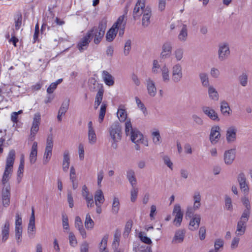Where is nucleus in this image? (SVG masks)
Masks as SVG:
<instances>
[{"mask_svg":"<svg viewBox=\"0 0 252 252\" xmlns=\"http://www.w3.org/2000/svg\"><path fill=\"white\" fill-rule=\"evenodd\" d=\"M88 139L89 143L92 145L95 144L97 141L96 134L92 121L88 124Z\"/></svg>","mask_w":252,"mask_h":252,"instance_id":"14","label":"nucleus"},{"mask_svg":"<svg viewBox=\"0 0 252 252\" xmlns=\"http://www.w3.org/2000/svg\"><path fill=\"white\" fill-rule=\"evenodd\" d=\"M91 33L90 32H87L86 34L78 42L77 46L80 52H83L88 48L91 41Z\"/></svg>","mask_w":252,"mask_h":252,"instance_id":"16","label":"nucleus"},{"mask_svg":"<svg viewBox=\"0 0 252 252\" xmlns=\"http://www.w3.org/2000/svg\"><path fill=\"white\" fill-rule=\"evenodd\" d=\"M246 222H243L241 220H239L237 223V229L236 231V234L237 235H242L245 233L246 228Z\"/></svg>","mask_w":252,"mask_h":252,"instance_id":"42","label":"nucleus"},{"mask_svg":"<svg viewBox=\"0 0 252 252\" xmlns=\"http://www.w3.org/2000/svg\"><path fill=\"white\" fill-rule=\"evenodd\" d=\"M201 217L199 214H195L191 219L189 225V229L191 231L197 230L200 225Z\"/></svg>","mask_w":252,"mask_h":252,"instance_id":"22","label":"nucleus"},{"mask_svg":"<svg viewBox=\"0 0 252 252\" xmlns=\"http://www.w3.org/2000/svg\"><path fill=\"white\" fill-rule=\"evenodd\" d=\"M224 161L225 164L230 165L232 163L235 158V151L234 149L226 151L224 153Z\"/></svg>","mask_w":252,"mask_h":252,"instance_id":"23","label":"nucleus"},{"mask_svg":"<svg viewBox=\"0 0 252 252\" xmlns=\"http://www.w3.org/2000/svg\"><path fill=\"white\" fill-rule=\"evenodd\" d=\"M120 210V202L118 197H114L112 205L111 212L113 214H117Z\"/></svg>","mask_w":252,"mask_h":252,"instance_id":"46","label":"nucleus"},{"mask_svg":"<svg viewBox=\"0 0 252 252\" xmlns=\"http://www.w3.org/2000/svg\"><path fill=\"white\" fill-rule=\"evenodd\" d=\"M248 194L244 195L243 196L241 199V202L243 205L245 207V209H251V205L250 203V201L249 200V197L247 195Z\"/></svg>","mask_w":252,"mask_h":252,"instance_id":"57","label":"nucleus"},{"mask_svg":"<svg viewBox=\"0 0 252 252\" xmlns=\"http://www.w3.org/2000/svg\"><path fill=\"white\" fill-rule=\"evenodd\" d=\"M35 216L34 209H32L31 216L28 226V234L30 238H33L35 235Z\"/></svg>","mask_w":252,"mask_h":252,"instance_id":"13","label":"nucleus"},{"mask_svg":"<svg viewBox=\"0 0 252 252\" xmlns=\"http://www.w3.org/2000/svg\"><path fill=\"white\" fill-rule=\"evenodd\" d=\"M9 223L8 222L5 223L4 226L2 229V240L5 241L9 236Z\"/></svg>","mask_w":252,"mask_h":252,"instance_id":"49","label":"nucleus"},{"mask_svg":"<svg viewBox=\"0 0 252 252\" xmlns=\"http://www.w3.org/2000/svg\"><path fill=\"white\" fill-rule=\"evenodd\" d=\"M173 56L176 62L182 61L184 57V49L181 47L176 48L173 52Z\"/></svg>","mask_w":252,"mask_h":252,"instance_id":"39","label":"nucleus"},{"mask_svg":"<svg viewBox=\"0 0 252 252\" xmlns=\"http://www.w3.org/2000/svg\"><path fill=\"white\" fill-rule=\"evenodd\" d=\"M199 208H195L194 206L193 205L192 207L189 206L187 208V210L186 212V217L189 218H192L194 216V213L195 211L198 210Z\"/></svg>","mask_w":252,"mask_h":252,"instance_id":"55","label":"nucleus"},{"mask_svg":"<svg viewBox=\"0 0 252 252\" xmlns=\"http://www.w3.org/2000/svg\"><path fill=\"white\" fill-rule=\"evenodd\" d=\"M69 107V100L63 101L60 107L57 119L59 122L62 121V117L65 115Z\"/></svg>","mask_w":252,"mask_h":252,"instance_id":"27","label":"nucleus"},{"mask_svg":"<svg viewBox=\"0 0 252 252\" xmlns=\"http://www.w3.org/2000/svg\"><path fill=\"white\" fill-rule=\"evenodd\" d=\"M130 139L132 142L136 144L135 149L140 150V144H143L144 146L148 147L149 142L147 139L144 138L143 135L138 130L132 131L130 135Z\"/></svg>","mask_w":252,"mask_h":252,"instance_id":"5","label":"nucleus"},{"mask_svg":"<svg viewBox=\"0 0 252 252\" xmlns=\"http://www.w3.org/2000/svg\"><path fill=\"white\" fill-rule=\"evenodd\" d=\"M125 16L124 15L120 16L117 21L116 24H117V31L118 30L119 31V35H123L124 33L125 27L126 25V22L124 21Z\"/></svg>","mask_w":252,"mask_h":252,"instance_id":"32","label":"nucleus"},{"mask_svg":"<svg viewBox=\"0 0 252 252\" xmlns=\"http://www.w3.org/2000/svg\"><path fill=\"white\" fill-rule=\"evenodd\" d=\"M40 120V114L38 113L35 114L31 128L30 134L29 136L28 144L30 142L34 141L36 134L39 130Z\"/></svg>","mask_w":252,"mask_h":252,"instance_id":"7","label":"nucleus"},{"mask_svg":"<svg viewBox=\"0 0 252 252\" xmlns=\"http://www.w3.org/2000/svg\"><path fill=\"white\" fill-rule=\"evenodd\" d=\"M117 114L119 120L121 122H125L128 119H127V113L125 106L123 105H120L119 106Z\"/></svg>","mask_w":252,"mask_h":252,"instance_id":"31","label":"nucleus"},{"mask_svg":"<svg viewBox=\"0 0 252 252\" xmlns=\"http://www.w3.org/2000/svg\"><path fill=\"white\" fill-rule=\"evenodd\" d=\"M172 215L175 217L173 220L174 225L176 227L180 226L183 218V212L182 211L180 204L174 205Z\"/></svg>","mask_w":252,"mask_h":252,"instance_id":"9","label":"nucleus"},{"mask_svg":"<svg viewBox=\"0 0 252 252\" xmlns=\"http://www.w3.org/2000/svg\"><path fill=\"white\" fill-rule=\"evenodd\" d=\"M230 54L229 45L227 42L220 43L218 45V59L220 62L227 60Z\"/></svg>","mask_w":252,"mask_h":252,"instance_id":"6","label":"nucleus"},{"mask_svg":"<svg viewBox=\"0 0 252 252\" xmlns=\"http://www.w3.org/2000/svg\"><path fill=\"white\" fill-rule=\"evenodd\" d=\"M53 147V140L52 137L49 136L46 140V147L43 158V163L44 165L47 164L51 158Z\"/></svg>","mask_w":252,"mask_h":252,"instance_id":"8","label":"nucleus"},{"mask_svg":"<svg viewBox=\"0 0 252 252\" xmlns=\"http://www.w3.org/2000/svg\"><path fill=\"white\" fill-rule=\"evenodd\" d=\"M240 84L243 86L245 87L248 84V75L246 73H243L241 74L239 78Z\"/></svg>","mask_w":252,"mask_h":252,"instance_id":"60","label":"nucleus"},{"mask_svg":"<svg viewBox=\"0 0 252 252\" xmlns=\"http://www.w3.org/2000/svg\"><path fill=\"white\" fill-rule=\"evenodd\" d=\"M151 136L152 141L155 145H158L161 143V138L158 129H154L151 132Z\"/></svg>","mask_w":252,"mask_h":252,"instance_id":"36","label":"nucleus"},{"mask_svg":"<svg viewBox=\"0 0 252 252\" xmlns=\"http://www.w3.org/2000/svg\"><path fill=\"white\" fill-rule=\"evenodd\" d=\"M117 24L115 22L112 28L107 32L106 38L108 41L111 42L115 38L117 33Z\"/></svg>","mask_w":252,"mask_h":252,"instance_id":"34","label":"nucleus"},{"mask_svg":"<svg viewBox=\"0 0 252 252\" xmlns=\"http://www.w3.org/2000/svg\"><path fill=\"white\" fill-rule=\"evenodd\" d=\"M70 164L69 152L65 150L63 154V169L64 172H67Z\"/></svg>","mask_w":252,"mask_h":252,"instance_id":"35","label":"nucleus"},{"mask_svg":"<svg viewBox=\"0 0 252 252\" xmlns=\"http://www.w3.org/2000/svg\"><path fill=\"white\" fill-rule=\"evenodd\" d=\"M63 81L62 79H59L56 82H53L50 84L47 89V92L48 94H52L56 89L57 85L60 84Z\"/></svg>","mask_w":252,"mask_h":252,"instance_id":"52","label":"nucleus"},{"mask_svg":"<svg viewBox=\"0 0 252 252\" xmlns=\"http://www.w3.org/2000/svg\"><path fill=\"white\" fill-rule=\"evenodd\" d=\"M202 111L204 115L208 117L211 120L217 122L220 121L217 113L212 108L204 106L202 107Z\"/></svg>","mask_w":252,"mask_h":252,"instance_id":"18","label":"nucleus"},{"mask_svg":"<svg viewBox=\"0 0 252 252\" xmlns=\"http://www.w3.org/2000/svg\"><path fill=\"white\" fill-rule=\"evenodd\" d=\"M207 89L209 98L214 101H218L219 99V94L216 89L213 85H210L207 87Z\"/></svg>","mask_w":252,"mask_h":252,"instance_id":"29","label":"nucleus"},{"mask_svg":"<svg viewBox=\"0 0 252 252\" xmlns=\"http://www.w3.org/2000/svg\"><path fill=\"white\" fill-rule=\"evenodd\" d=\"M15 151H11L6 158V165L2 178V183L4 186L3 189V195H9L10 187L7 184L13 171V167L15 161Z\"/></svg>","mask_w":252,"mask_h":252,"instance_id":"2","label":"nucleus"},{"mask_svg":"<svg viewBox=\"0 0 252 252\" xmlns=\"http://www.w3.org/2000/svg\"><path fill=\"white\" fill-rule=\"evenodd\" d=\"M22 222V219L19 216H17V243H21L22 239V233L23 230V227L21 226Z\"/></svg>","mask_w":252,"mask_h":252,"instance_id":"37","label":"nucleus"},{"mask_svg":"<svg viewBox=\"0 0 252 252\" xmlns=\"http://www.w3.org/2000/svg\"><path fill=\"white\" fill-rule=\"evenodd\" d=\"M108 132L112 143V147L116 148L117 143L121 140L122 127L119 122L114 123L109 128Z\"/></svg>","mask_w":252,"mask_h":252,"instance_id":"4","label":"nucleus"},{"mask_svg":"<svg viewBox=\"0 0 252 252\" xmlns=\"http://www.w3.org/2000/svg\"><path fill=\"white\" fill-rule=\"evenodd\" d=\"M104 174L103 170H99L97 173V184L99 188L101 187V182L103 179Z\"/></svg>","mask_w":252,"mask_h":252,"instance_id":"63","label":"nucleus"},{"mask_svg":"<svg viewBox=\"0 0 252 252\" xmlns=\"http://www.w3.org/2000/svg\"><path fill=\"white\" fill-rule=\"evenodd\" d=\"M220 109L221 113L223 115L229 116L230 115L231 109L228 102L226 101L223 100L220 102Z\"/></svg>","mask_w":252,"mask_h":252,"instance_id":"41","label":"nucleus"},{"mask_svg":"<svg viewBox=\"0 0 252 252\" xmlns=\"http://www.w3.org/2000/svg\"><path fill=\"white\" fill-rule=\"evenodd\" d=\"M68 239H69V244L71 246H72L73 247H75L77 246V241L76 238L73 232H70L69 233Z\"/></svg>","mask_w":252,"mask_h":252,"instance_id":"59","label":"nucleus"},{"mask_svg":"<svg viewBox=\"0 0 252 252\" xmlns=\"http://www.w3.org/2000/svg\"><path fill=\"white\" fill-rule=\"evenodd\" d=\"M106 109V105L103 103L100 107V109L99 114L98 122L101 123L105 115Z\"/></svg>","mask_w":252,"mask_h":252,"instance_id":"54","label":"nucleus"},{"mask_svg":"<svg viewBox=\"0 0 252 252\" xmlns=\"http://www.w3.org/2000/svg\"><path fill=\"white\" fill-rule=\"evenodd\" d=\"M146 85L148 94L151 97H154L157 92L154 81L149 77L146 80Z\"/></svg>","mask_w":252,"mask_h":252,"instance_id":"21","label":"nucleus"},{"mask_svg":"<svg viewBox=\"0 0 252 252\" xmlns=\"http://www.w3.org/2000/svg\"><path fill=\"white\" fill-rule=\"evenodd\" d=\"M84 224L86 228L88 230L92 229L94 227V222L89 213L86 215Z\"/></svg>","mask_w":252,"mask_h":252,"instance_id":"47","label":"nucleus"},{"mask_svg":"<svg viewBox=\"0 0 252 252\" xmlns=\"http://www.w3.org/2000/svg\"><path fill=\"white\" fill-rule=\"evenodd\" d=\"M220 128L218 126H215L211 129L209 139L212 144H216L220 138Z\"/></svg>","mask_w":252,"mask_h":252,"instance_id":"15","label":"nucleus"},{"mask_svg":"<svg viewBox=\"0 0 252 252\" xmlns=\"http://www.w3.org/2000/svg\"><path fill=\"white\" fill-rule=\"evenodd\" d=\"M145 0H138L136 2L133 11V17L134 20L139 19L145 9Z\"/></svg>","mask_w":252,"mask_h":252,"instance_id":"11","label":"nucleus"},{"mask_svg":"<svg viewBox=\"0 0 252 252\" xmlns=\"http://www.w3.org/2000/svg\"><path fill=\"white\" fill-rule=\"evenodd\" d=\"M135 99L137 107L142 112L145 116H146L147 115V111L144 103L142 102L140 98L137 96L135 97Z\"/></svg>","mask_w":252,"mask_h":252,"instance_id":"50","label":"nucleus"},{"mask_svg":"<svg viewBox=\"0 0 252 252\" xmlns=\"http://www.w3.org/2000/svg\"><path fill=\"white\" fill-rule=\"evenodd\" d=\"M104 93V90L102 86H100L99 88L95 98V101L94 103V108L97 109L102 102L103 95Z\"/></svg>","mask_w":252,"mask_h":252,"instance_id":"33","label":"nucleus"},{"mask_svg":"<svg viewBox=\"0 0 252 252\" xmlns=\"http://www.w3.org/2000/svg\"><path fill=\"white\" fill-rule=\"evenodd\" d=\"M162 160L164 164L172 171L174 168V164L170 158L167 155H164L162 157Z\"/></svg>","mask_w":252,"mask_h":252,"instance_id":"51","label":"nucleus"},{"mask_svg":"<svg viewBox=\"0 0 252 252\" xmlns=\"http://www.w3.org/2000/svg\"><path fill=\"white\" fill-rule=\"evenodd\" d=\"M126 178L132 187L136 185V179L135 176V172L132 169H129L126 171Z\"/></svg>","mask_w":252,"mask_h":252,"instance_id":"43","label":"nucleus"},{"mask_svg":"<svg viewBox=\"0 0 252 252\" xmlns=\"http://www.w3.org/2000/svg\"><path fill=\"white\" fill-rule=\"evenodd\" d=\"M38 143L36 141H33L29 157L30 164H33L35 163L37 157Z\"/></svg>","mask_w":252,"mask_h":252,"instance_id":"19","label":"nucleus"},{"mask_svg":"<svg viewBox=\"0 0 252 252\" xmlns=\"http://www.w3.org/2000/svg\"><path fill=\"white\" fill-rule=\"evenodd\" d=\"M107 20L106 18H103L99 23L98 27H94L88 32L91 33V38L94 37V42L98 44L102 40L107 26Z\"/></svg>","mask_w":252,"mask_h":252,"instance_id":"3","label":"nucleus"},{"mask_svg":"<svg viewBox=\"0 0 252 252\" xmlns=\"http://www.w3.org/2000/svg\"><path fill=\"white\" fill-rule=\"evenodd\" d=\"M62 217L63 228L64 230H68L69 229L68 217L67 215L65 214H63Z\"/></svg>","mask_w":252,"mask_h":252,"instance_id":"62","label":"nucleus"},{"mask_svg":"<svg viewBox=\"0 0 252 252\" xmlns=\"http://www.w3.org/2000/svg\"><path fill=\"white\" fill-rule=\"evenodd\" d=\"M94 198L95 205H102L105 201L103 192L101 189H97L95 192Z\"/></svg>","mask_w":252,"mask_h":252,"instance_id":"40","label":"nucleus"},{"mask_svg":"<svg viewBox=\"0 0 252 252\" xmlns=\"http://www.w3.org/2000/svg\"><path fill=\"white\" fill-rule=\"evenodd\" d=\"M75 227L79 231L80 235L83 239H85L87 237L86 232L83 227V223L80 217L77 216L75 219Z\"/></svg>","mask_w":252,"mask_h":252,"instance_id":"25","label":"nucleus"},{"mask_svg":"<svg viewBox=\"0 0 252 252\" xmlns=\"http://www.w3.org/2000/svg\"><path fill=\"white\" fill-rule=\"evenodd\" d=\"M224 208L230 212H232L233 209L232 199L228 195L224 196Z\"/></svg>","mask_w":252,"mask_h":252,"instance_id":"45","label":"nucleus"},{"mask_svg":"<svg viewBox=\"0 0 252 252\" xmlns=\"http://www.w3.org/2000/svg\"><path fill=\"white\" fill-rule=\"evenodd\" d=\"M25 165V156L21 154L20 158V163L17 171L18 175L17 176V182L20 183L23 176L24 168Z\"/></svg>","mask_w":252,"mask_h":252,"instance_id":"26","label":"nucleus"},{"mask_svg":"<svg viewBox=\"0 0 252 252\" xmlns=\"http://www.w3.org/2000/svg\"><path fill=\"white\" fill-rule=\"evenodd\" d=\"M188 36V27L185 24H183L181 26V30L178 35V39L179 41L182 42H185Z\"/></svg>","mask_w":252,"mask_h":252,"instance_id":"30","label":"nucleus"},{"mask_svg":"<svg viewBox=\"0 0 252 252\" xmlns=\"http://www.w3.org/2000/svg\"><path fill=\"white\" fill-rule=\"evenodd\" d=\"M142 26L143 27H147L150 24V19L152 16L151 9L147 6L144 12L142 14Z\"/></svg>","mask_w":252,"mask_h":252,"instance_id":"20","label":"nucleus"},{"mask_svg":"<svg viewBox=\"0 0 252 252\" xmlns=\"http://www.w3.org/2000/svg\"><path fill=\"white\" fill-rule=\"evenodd\" d=\"M138 192V189L135 188V186H133L130 190V201L132 202H134L137 197Z\"/></svg>","mask_w":252,"mask_h":252,"instance_id":"58","label":"nucleus"},{"mask_svg":"<svg viewBox=\"0 0 252 252\" xmlns=\"http://www.w3.org/2000/svg\"><path fill=\"white\" fill-rule=\"evenodd\" d=\"M186 231L184 229H178L175 232L172 243L173 244L181 243L183 242L185 236Z\"/></svg>","mask_w":252,"mask_h":252,"instance_id":"24","label":"nucleus"},{"mask_svg":"<svg viewBox=\"0 0 252 252\" xmlns=\"http://www.w3.org/2000/svg\"><path fill=\"white\" fill-rule=\"evenodd\" d=\"M237 181L241 191L244 194H248L250 191V188L249 183L247 181L246 177L244 173H241L238 175Z\"/></svg>","mask_w":252,"mask_h":252,"instance_id":"12","label":"nucleus"},{"mask_svg":"<svg viewBox=\"0 0 252 252\" xmlns=\"http://www.w3.org/2000/svg\"><path fill=\"white\" fill-rule=\"evenodd\" d=\"M251 213V209H245L240 218V220L247 222Z\"/></svg>","mask_w":252,"mask_h":252,"instance_id":"53","label":"nucleus"},{"mask_svg":"<svg viewBox=\"0 0 252 252\" xmlns=\"http://www.w3.org/2000/svg\"><path fill=\"white\" fill-rule=\"evenodd\" d=\"M191 119L194 123L197 126H202L204 124L202 118L196 114H193L191 116Z\"/></svg>","mask_w":252,"mask_h":252,"instance_id":"56","label":"nucleus"},{"mask_svg":"<svg viewBox=\"0 0 252 252\" xmlns=\"http://www.w3.org/2000/svg\"><path fill=\"white\" fill-rule=\"evenodd\" d=\"M173 45L171 41H165L161 47L160 58L162 60H165L170 58L172 54Z\"/></svg>","mask_w":252,"mask_h":252,"instance_id":"10","label":"nucleus"},{"mask_svg":"<svg viewBox=\"0 0 252 252\" xmlns=\"http://www.w3.org/2000/svg\"><path fill=\"white\" fill-rule=\"evenodd\" d=\"M199 78L203 87L207 88L210 86V81L208 74L204 72H200L199 74Z\"/></svg>","mask_w":252,"mask_h":252,"instance_id":"38","label":"nucleus"},{"mask_svg":"<svg viewBox=\"0 0 252 252\" xmlns=\"http://www.w3.org/2000/svg\"><path fill=\"white\" fill-rule=\"evenodd\" d=\"M237 128L235 126H230L226 131V140L228 143H234L236 140Z\"/></svg>","mask_w":252,"mask_h":252,"instance_id":"17","label":"nucleus"},{"mask_svg":"<svg viewBox=\"0 0 252 252\" xmlns=\"http://www.w3.org/2000/svg\"><path fill=\"white\" fill-rule=\"evenodd\" d=\"M102 77L105 84L108 86H112L114 84V78L107 71L103 70L102 72Z\"/></svg>","mask_w":252,"mask_h":252,"instance_id":"28","label":"nucleus"},{"mask_svg":"<svg viewBox=\"0 0 252 252\" xmlns=\"http://www.w3.org/2000/svg\"><path fill=\"white\" fill-rule=\"evenodd\" d=\"M151 71L155 75L158 74L160 71L162 81L165 83H169L171 80L174 83H178L183 80L184 76L183 67L179 63H176L172 66L170 77L168 67L166 64L160 67L159 62L157 60H154L153 61Z\"/></svg>","mask_w":252,"mask_h":252,"instance_id":"1","label":"nucleus"},{"mask_svg":"<svg viewBox=\"0 0 252 252\" xmlns=\"http://www.w3.org/2000/svg\"><path fill=\"white\" fill-rule=\"evenodd\" d=\"M138 236H139V237L140 240L142 242H143L146 244H151L152 243V241L151 240V239L149 237H147L146 236L144 235V234L143 232H139Z\"/></svg>","mask_w":252,"mask_h":252,"instance_id":"64","label":"nucleus"},{"mask_svg":"<svg viewBox=\"0 0 252 252\" xmlns=\"http://www.w3.org/2000/svg\"><path fill=\"white\" fill-rule=\"evenodd\" d=\"M125 130L126 135H130L132 134V131L136 130L132 128V124L129 119L125 121Z\"/></svg>","mask_w":252,"mask_h":252,"instance_id":"48","label":"nucleus"},{"mask_svg":"<svg viewBox=\"0 0 252 252\" xmlns=\"http://www.w3.org/2000/svg\"><path fill=\"white\" fill-rule=\"evenodd\" d=\"M97 87H99V84L94 78H91L89 80V87L91 91L94 92Z\"/></svg>","mask_w":252,"mask_h":252,"instance_id":"61","label":"nucleus"},{"mask_svg":"<svg viewBox=\"0 0 252 252\" xmlns=\"http://www.w3.org/2000/svg\"><path fill=\"white\" fill-rule=\"evenodd\" d=\"M193 206L195 208H200L201 206V195L200 192L195 191L193 194Z\"/></svg>","mask_w":252,"mask_h":252,"instance_id":"44","label":"nucleus"}]
</instances>
